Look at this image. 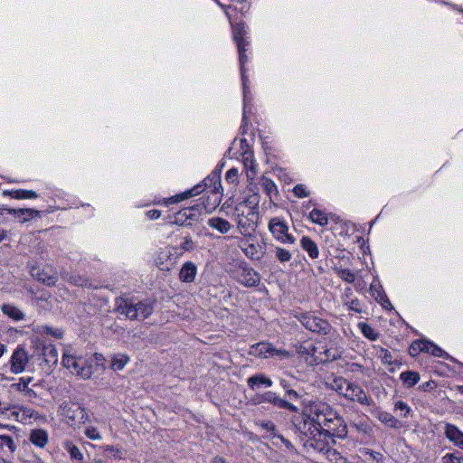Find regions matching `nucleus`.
<instances>
[{"label":"nucleus","instance_id":"obj_31","mask_svg":"<svg viewBox=\"0 0 463 463\" xmlns=\"http://www.w3.org/2000/svg\"><path fill=\"white\" fill-rule=\"evenodd\" d=\"M30 441L40 448H44L48 442V433L42 429H34L30 433Z\"/></svg>","mask_w":463,"mask_h":463},{"label":"nucleus","instance_id":"obj_64","mask_svg":"<svg viewBox=\"0 0 463 463\" xmlns=\"http://www.w3.org/2000/svg\"><path fill=\"white\" fill-rule=\"evenodd\" d=\"M261 427L270 433H273L276 430V426L271 421H266L261 424Z\"/></svg>","mask_w":463,"mask_h":463},{"label":"nucleus","instance_id":"obj_55","mask_svg":"<svg viewBox=\"0 0 463 463\" xmlns=\"http://www.w3.org/2000/svg\"><path fill=\"white\" fill-rule=\"evenodd\" d=\"M69 453L71 458L82 461L83 455L80 452V449L74 445L69 447Z\"/></svg>","mask_w":463,"mask_h":463},{"label":"nucleus","instance_id":"obj_17","mask_svg":"<svg viewBox=\"0 0 463 463\" xmlns=\"http://www.w3.org/2000/svg\"><path fill=\"white\" fill-rule=\"evenodd\" d=\"M241 161L246 171L247 179L253 181L257 175V163L253 152L245 149L241 154Z\"/></svg>","mask_w":463,"mask_h":463},{"label":"nucleus","instance_id":"obj_60","mask_svg":"<svg viewBox=\"0 0 463 463\" xmlns=\"http://www.w3.org/2000/svg\"><path fill=\"white\" fill-rule=\"evenodd\" d=\"M350 382H347L342 378H339V379H336L335 381V391L338 392L340 394H341V392H345V383H349Z\"/></svg>","mask_w":463,"mask_h":463},{"label":"nucleus","instance_id":"obj_22","mask_svg":"<svg viewBox=\"0 0 463 463\" xmlns=\"http://www.w3.org/2000/svg\"><path fill=\"white\" fill-rule=\"evenodd\" d=\"M31 274L37 280L43 282L47 286H53L57 282V275L55 273H49L45 269L40 270L36 268L31 269Z\"/></svg>","mask_w":463,"mask_h":463},{"label":"nucleus","instance_id":"obj_28","mask_svg":"<svg viewBox=\"0 0 463 463\" xmlns=\"http://www.w3.org/2000/svg\"><path fill=\"white\" fill-rule=\"evenodd\" d=\"M42 355L49 367L57 364L58 351L53 345H45L42 349Z\"/></svg>","mask_w":463,"mask_h":463},{"label":"nucleus","instance_id":"obj_6","mask_svg":"<svg viewBox=\"0 0 463 463\" xmlns=\"http://www.w3.org/2000/svg\"><path fill=\"white\" fill-rule=\"evenodd\" d=\"M238 247L245 256L252 260H260L265 252V244L260 241L256 234L235 238Z\"/></svg>","mask_w":463,"mask_h":463},{"label":"nucleus","instance_id":"obj_56","mask_svg":"<svg viewBox=\"0 0 463 463\" xmlns=\"http://www.w3.org/2000/svg\"><path fill=\"white\" fill-rule=\"evenodd\" d=\"M85 434L86 436L90 439H93V440H99L101 439V436L99 434V432L98 431V430L94 427H90V428H88L86 430H85Z\"/></svg>","mask_w":463,"mask_h":463},{"label":"nucleus","instance_id":"obj_8","mask_svg":"<svg viewBox=\"0 0 463 463\" xmlns=\"http://www.w3.org/2000/svg\"><path fill=\"white\" fill-rule=\"evenodd\" d=\"M62 364L69 369L71 373L80 376L82 379H90L92 375V365L88 364L87 360L82 357H76L63 354Z\"/></svg>","mask_w":463,"mask_h":463},{"label":"nucleus","instance_id":"obj_20","mask_svg":"<svg viewBox=\"0 0 463 463\" xmlns=\"http://www.w3.org/2000/svg\"><path fill=\"white\" fill-rule=\"evenodd\" d=\"M197 274V268L194 263L187 261L183 264L180 272L179 279L185 283H191L195 279Z\"/></svg>","mask_w":463,"mask_h":463},{"label":"nucleus","instance_id":"obj_37","mask_svg":"<svg viewBox=\"0 0 463 463\" xmlns=\"http://www.w3.org/2000/svg\"><path fill=\"white\" fill-rule=\"evenodd\" d=\"M400 380L405 387L411 388L420 381V373L415 371H405L400 374Z\"/></svg>","mask_w":463,"mask_h":463},{"label":"nucleus","instance_id":"obj_14","mask_svg":"<svg viewBox=\"0 0 463 463\" xmlns=\"http://www.w3.org/2000/svg\"><path fill=\"white\" fill-rule=\"evenodd\" d=\"M29 359L26 350L21 345L17 346L10 359L11 372L15 374L23 373L29 363Z\"/></svg>","mask_w":463,"mask_h":463},{"label":"nucleus","instance_id":"obj_50","mask_svg":"<svg viewBox=\"0 0 463 463\" xmlns=\"http://www.w3.org/2000/svg\"><path fill=\"white\" fill-rule=\"evenodd\" d=\"M294 195L298 198H305L307 197L310 193L307 191L306 185L299 184L294 186L292 190Z\"/></svg>","mask_w":463,"mask_h":463},{"label":"nucleus","instance_id":"obj_24","mask_svg":"<svg viewBox=\"0 0 463 463\" xmlns=\"http://www.w3.org/2000/svg\"><path fill=\"white\" fill-rule=\"evenodd\" d=\"M303 326L307 330L320 335H326L330 328L327 320H305Z\"/></svg>","mask_w":463,"mask_h":463},{"label":"nucleus","instance_id":"obj_2","mask_svg":"<svg viewBox=\"0 0 463 463\" xmlns=\"http://www.w3.org/2000/svg\"><path fill=\"white\" fill-rule=\"evenodd\" d=\"M230 23L232 27V38L235 42L238 49L239 54V62L241 69V76L242 81V89H243V97H244V110L246 109L247 100H248V93L249 86H248V77L246 75V68L245 65L248 62V57L246 55V52L250 46V42L248 40V28L243 22L233 24L230 19ZM245 112L243 113V119H245Z\"/></svg>","mask_w":463,"mask_h":463},{"label":"nucleus","instance_id":"obj_48","mask_svg":"<svg viewBox=\"0 0 463 463\" xmlns=\"http://www.w3.org/2000/svg\"><path fill=\"white\" fill-rule=\"evenodd\" d=\"M104 452L109 458H113L115 459L122 458V451L119 448L108 445L104 447Z\"/></svg>","mask_w":463,"mask_h":463},{"label":"nucleus","instance_id":"obj_21","mask_svg":"<svg viewBox=\"0 0 463 463\" xmlns=\"http://www.w3.org/2000/svg\"><path fill=\"white\" fill-rule=\"evenodd\" d=\"M295 425L299 432L304 436L303 439H310L311 437L315 435V432L319 430L307 417L304 418Z\"/></svg>","mask_w":463,"mask_h":463},{"label":"nucleus","instance_id":"obj_27","mask_svg":"<svg viewBox=\"0 0 463 463\" xmlns=\"http://www.w3.org/2000/svg\"><path fill=\"white\" fill-rule=\"evenodd\" d=\"M296 351L297 353L305 358V360L309 364L310 360H314L315 354H317L318 349H320L318 346L308 344H299L296 345Z\"/></svg>","mask_w":463,"mask_h":463},{"label":"nucleus","instance_id":"obj_51","mask_svg":"<svg viewBox=\"0 0 463 463\" xmlns=\"http://www.w3.org/2000/svg\"><path fill=\"white\" fill-rule=\"evenodd\" d=\"M67 279L70 283L76 285V286H86L88 284V279L85 277L78 276V275H72L69 278H64Z\"/></svg>","mask_w":463,"mask_h":463},{"label":"nucleus","instance_id":"obj_1","mask_svg":"<svg viewBox=\"0 0 463 463\" xmlns=\"http://www.w3.org/2000/svg\"><path fill=\"white\" fill-rule=\"evenodd\" d=\"M205 191L206 198L203 201V206L206 212L214 210L222 202V188L221 185V171L213 170L201 184H198L191 189L166 198L164 200L165 205L180 203L192 196H195Z\"/></svg>","mask_w":463,"mask_h":463},{"label":"nucleus","instance_id":"obj_43","mask_svg":"<svg viewBox=\"0 0 463 463\" xmlns=\"http://www.w3.org/2000/svg\"><path fill=\"white\" fill-rule=\"evenodd\" d=\"M425 339H418L413 341L410 347H409V353L411 356L415 357L420 353L424 352L426 347Z\"/></svg>","mask_w":463,"mask_h":463},{"label":"nucleus","instance_id":"obj_4","mask_svg":"<svg viewBox=\"0 0 463 463\" xmlns=\"http://www.w3.org/2000/svg\"><path fill=\"white\" fill-rule=\"evenodd\" d=\"M115 310L127 318H147L153 311L150 304L139 301L134 304L128 298L120 297L116 299Z\"/></svg>","mask_w":463,"mask_h":463},{"label":"nucleus","instance_id":"obj_46","mask_svg":"<svg viewBox=\"0 0 463 463\" xmlns=\"http://www.w3.org/2000/svg\"><path fill=\"white\" fill-rule=\"evenodd\" d=\"M442 463H463V456L460 452L447 453L441 458Z\"/></svg>","mask_w":463,"mask_h":463},{"label":"nucleus","instance_id":"obj_45","mask_svg":"<svg viewBox=\"0 0 463 463\" xmlns=\"http://www.w3.org/2000/svg\"><path fill=\"white\" fill-rule=\"evenodd\" d=\"M5 448H7L12 453L16 449L14 441L10 436L0 435V449L3 450Z\"/></svg>","mask_w":463,"mask_h":463},{"label":"nucleus","instance_id":"obj_23","mask_svg":"<svg viewBox=\"0 0 463 463\" xmlns=\"http://www.w3.org/2000/svg\"><path fill=\"white\" fill-rule=\"evenodd\" d=\"M445 435L451 442L463 449V432L458 427L447 423L445 426Z\"/></svg>","mask_w":463,"mask_h":463},{"label":"nucleus","instance_id":"obj_33","mask_svg":"<svg viewBox=\"0 0 463 463\" xmlns=\"http://www.w3.org/2000/svg\"><path fill=\"white\" fill-rule=\"evenodd\" d=\"M33 381V377H21L19 382L15 384L18 391L24 392V395L28 399L37 398V393L32 389L29 388L30 383Z\"/></svg>","mask_w":463,"mask_h":463},{"label":"nucleus","instance_id":"obj_40","mask_svg":"<svg viewBox=\"0 0 463 463\" xmlns=\"http://www.w3.org/2000/svg\"><path fill=\"white\" fill-rule=\"evenodd\" d=\"M1 310L9 318H24V314L19 308L11 304H3Z\"/></svg>","mask_w":463,"mask_h":463},{"label":"nucleus","instance_id":"obj_15","mask_svg":"<svg viewBox=\"0 0 463 463\" xmlns=\"http://www.w3.org/2000/svg\"><path fill=\"white\" fill-rule=\"evenodd\" d=\"M330 440L335 443V440L323 430H318V431H316L315 435L312 436L310 439L305 440V447L318 452H324L329 446Z\"/></svg>","mask_w":463,"mask_h":463},{"label":"nucleus","instance_id":"obj_26","mask_svg":"<svg viewBox=\"0 0 463 463\" xmlns=\"http://www.w3.org/2000/svg\"><path fill=\"white\" fill-rule=\"evenodd\" d=\"M299 242H300L301 248L307 253L309 258H311L312 260L318 258L319 250H318V246L315 241H313L308 236H303L300 239Z\"/></svg>","mask_w":463,"mask_h":463},{"label":"nucleus","instance_id":"obj_34","mask_svg":"<svg viewBox=\"0 0 463 463\" xmlns=\"http://www.w3.org/2000/svg\"><path fill=\"white\" fill-rule=\"evenodd\" d=\"M260 185L270 201H272L274 198H277L279 191L277 185L271 179L263 175L260 179Z\"/></svg>","mask_w":463,"mask_h":463},{"label":"nucleus","instance_id":"obj_62","mask_svg":"<svg viewBox=\"0 0 463 463\" xmlns=\"http://www.w3.org/2000/svg\"><path fill=\"white\" fill-rule=\"evenodd\" d=\"M381 352L383 354L382 356L383 362L391 364L392 363L391 353L387 349H382Z\"/></svg>","mask_w":463,"mask_h":463},{"label":"nucleus","instance_id":"obj_39","mask_svg":"<svg viewBox=\"0 0 463 463\" xmlns=\"http://www.w3.org/2000/svg\"><path fill=\"white\" fill-rule=\"evenodd\" d=\"M279 384L280 386L283 388V390L285 391L286 392V395L287 397L291 401H298L300 397H301V394L298 393L294 388H293V384L290 383V381L287 380V379H280L279 380Z\"/></svg>","mask_w":463,"mask_h":463},{"label":"nucleus","instance_id":"obj_49","mask_svg":"<svg viewBox=\"0 0 463 463\" xmlns=\"http://www.w3.org/2000/svg\"><path fill=\"white\" fill-rule=\"evenodd\" d=\"M279 357V359H288L292 356V354L285 349H277L273 345L270 349V357Z\"/></svg>","mask_w":463,"mask_h":463},{"label":"nucleus","instance_id":"obj_54","mask_svg":"<svg viewBox=\"0 0 463 463\" xmlns=\"http://www.w3.org/2000/svg\"><path fill=\"white\" fill-rule=\"evenodd\" d=\"M181 251H183V253L184 251H190L194 249V242L191 239V237H184L183 239V241L180 243V246L177 247Z\"/></svg>","mask_w":463,"mask_h":463},{"label":"nucleus","instance_id":"obj_61","mask_svg":"<svg viewBox=\"0 0 463 463\" xmlns=\"http://www.w3.org/2000/svg\"><path fill=\"white\" fill-rule=\"evenodd\" d=\"M45 331L47 334L52 335L55 338H61L63 335V332L61 329H52V327L46 326Z\"/></svg>","mask_w":463,"mask_h":463},{"label":"nucleus","instance_id":"obj_63","mask_svg":"<svg viewBox=\"0 0 463 463\" xmlns=\"http://www.w3.org/2000/svg\"><path fill=\"white\" fill-rule=\"evenodd\" d=\"M146 216L151 220H156L161 216V212L156 209H152L146 212Z\"/></svg>","mask_w":463,"mask_h":463},{"label":"nucleus","instance_id":"obj_9","mask_svg":"<svg viewBox=\"0 0 463 463\" xmlns=\"http://www.w3.org/2000/svg\"><path fill=\"white\" fill-rule=\"evenodd\" d=\"M268 228L272 237L282 244H294L295 237L289 233L288 222L282 217H273L269 220Z\"/></svg>","mask_w":463,"mask_h":463},{"label":"nucleus","instance_id":"obj_47","mask_svg":"<svg viewBox=\"0 0 463 463\" xmlns=\"http://www.w3.org/2000/svg\"><path fill=\"white\" fill-rule=\"evenodd\" d=\"M275 254H276V257L277 259L280 261V262H287V261H289L291 260V253L289 250L284 249V248H280V247H277L276 250H275Z\"/></svg>","mask_w":463,"mask_h":463},{"label":"nucleus","instance_id":"obj_7","mask_svg":"<svg viewBox=\"0 0 463 463\" xmlns=\"http://www.w3.org/2000/svg\"><path fill=\"white\" fill-rule=\"evenodd\" d=\"M183 255L177 247L166 246L160 249L154 258L155 265L162 271H170Z\"/></svg>","mask_w":463,"mask_h":463},{"label":"nucleus","instance_id":"obj_35","mask_svg":"<svg viewBox=\"0 0 463 463\" xmlns=\"http://www.w3.org/2000/svg\"><path fill=\"white\" fill-rule=\"evenodd\" d=\"M376 417L382 423L391 428L399 429L402 427L401 422L393 415L387 411H377Z\"/></svg>","mask_w":463,"mask_h":463},{"label":"nucleus","instance_id":"obj_3","mask_svg":"<svg viewBox=\"0 0 463 463\" xmlns=\"http://www.w3.org/2000/svg\"><path fill=\"white\" fill-rule=\"evenodd\" d=\"M237 229L241 237L255 234L258 212L246 203H240L235 208Z\"/></svg>","mask_w":463,"mask_h":463},{"label":"nucleus","instance_id":"obj_25","mask_svg":"<svg viewBox=\"0 0 463 463\" xmlns=\"http://www.w3.org/2000/svg\"><path fill=\"white\" fill-rule=\"evenodd\" d=\"M8 213L19 219L21 222H25L40 215L39 211L31 208L9 209Z\"/></svg>","mask_w":463,"mask_h":463},{"label":"nucleus","instance_id":"obj_11","mask_svg":"<svg viewBox=\"0 0 463 463\" xmlns=\"http://www.w3.org/2000/svg\"><path fill=\"white\" fill-rule=\"evenodd\" d=\"M322 430L333 439L334 438L344 439L347 435L346 424L335 411Z\"/></svg>","mask_w":463,"mask_h":463},{"label":"nucleus","instance_id":"obj_44","mask_svg":"<svg viewBox=\"0 0 463 463\" xmlns=\"http://www.w3.org/2000/svg\"><path fill=\"white\" fill-rule=\"evenodd\" d=\"M359 328L361 329L363 335L370 340H376L378 338V333L374 331V329L366 323H359Z\"/></svg>","mask_w":463,"mask_h":463},{"label":"nucleus","instance_id":"obj_13","mask_svg":"<svg viewBox=\"0 0 463 463\" xmlns=\"http://www.w3.org/2000/svg\"><path fill=\"white\" fill-rule=\"evenodd\" d=\"M341 395L349 401L357 402L363 405H370L372 402L365 392L359 385L353 383H345V392H341Z\"/></svg>","mask_w":463,"mask_h":463},{"label":"nucleus","instance_id":"obj_19","mask_svg":"<svg viewBox=\"0 0 463 463\" xmlns=\"http://www.w3.org/2000/svg\"><path fill=\"white\" fill-rule=\"evenodd\" d=\"M207 225L221 234L228 233L232 228V225L230 223V222L224 218L217 216L209 218L207 220Z\"/></svg>","mask_w":463,"mask_h":463},{"label":"nucleus","instance_id":"obj_12","mask_svg":"<svg viewBox=\"0 0 463 463\" xmlns=\"http://www.w3.org/2000/svg\"><path fill=\"white\" fill-rule=\"evenodd\" d=\"M269 402L279 409H285L290 412H298V408L283 398L279 397L273 392H266L257 397L255 403Z\"/></svg>","mask_w":463,"mask_h":463},{"label":"nucleus","instance_id":"obj_52","mask_svg":"<svg viewBox=\"0 0 463 463\" xmlns=\"http://www.w3.org/2000/svg\"><path fill=\"white\" fill-rule=\"evenodd\" d=\"M394 410L400 411L402 412V416L404 418H406L411 411L409 405L402 401H398L395 402Z\"/></svg>","mask_w":463,"mask_h":463},{"label":"nucleus","instance_id":"obj_29","mask_svg":"<svg viewBox=\"0 0 463 463\" xmlns=\"http://www.w3.org/2000/svg\"><path fill=\"white\" fill-rule=\"evenodd\" d=\"M425 344L427 345L426 346L427 348L425 349V351L423 353H428V354H430L433 356L441 357V358H444L446 360H449V361L454 362V363L457 362V360L455 358L450 356L448 353H446L443 349H441L439 346H438L434 343L425 339Z\"/></svg>","mask_w":463,"mask_h":463},{"label":"nucleus","instance_id":"obj_30","mask_svg":"<svg viewBox=\"0 0 463 463\" xmlns=\"http://www.w3.org/2000/svg\"><path fill=\"white\" fill-rule=\"evenodd\" d=\"M247 384L251 390H255L256 388H259L260 385L270 387L272 385V381L265 374L258 373L248 378Z\"/></svg>","mask_w":463,"mask_h":463},{"label":"nucleus","instance_id":"obj_32","mask_svg":"<svg viewBox=\"0 0 463 463\" xmlns=\"http://www.w3.org/2000/svg\"><path fill=\"white\" fill-rule=\"evenodd\" d=\"M270 343L260 342L250 346V354L255 356L270 357Z\"/></svg>","mask_w":463,"mask_h":463},{"label":"nucleus","instance_id":"obj_16","mask_svg":"<svg viewBox=\"0 0 463 463\" xmlns=\"http://www.w3.org/2000/svg\"><path fill=\"white\" fill-rule=\"evenodd\" d=\"M200 204L196 203L190 207H185L176 213L175 222L180 224H191L188 221H194L200 215Z\"/></svg>","mask_w":463,"mask_h":463},{"label":"nucleus","instance_id":"obj_5","mask_svg":"<svg viewBox=\"0 0 463 463\" xmlns=\"http://www.w3.org/2000/svg\"><path fill=\"white\" fill-rule=\"evenodd\" d=\"M230 276L247 288L258 286L261 279L260 275L245 261H240L233 265L230 270Z\"/></svg>","mask_w":463,"mask_h":463},{"label":"nucleus","instance_id":"obj_38","mask_svg":"<svg viewBox=\"0 0 463 463\" xmlns=\"http://www.w3.org/2000/svg\"><path fill=\"white\" fill-rule=\"evenodd\" d=\"M130 358L125 354H117L111 356L110 368L114 371L122 370L125 365L129 362Z\"/></svg>","mask_w":463,"mask_h":463},{"label":"nucleus","instance_id":"obj_10","mask_svg":"<svg viewBox=\"0 0 463 463\" xmlns=\"http://www.w3.org/2000/svg\"><path fill=\"white\" fill-rule=\"evenodd\" d=\"M334 410L326 402H313L309 406V414L307 416L319 430H322L329 417L333 416Z\"/></svg>","mask_w":463,"mask_h":463},{"label":"nucleus","instance_id":"obj_57","mask_svg":"<svg viewBox=\"0 0 463 463\" xmlns=\"http://www.w3.org/2000/svg\"><path fill=\"white\" fill-rule=\"evenodd\" d=\"M324 452L326 454L330 460H337L341 458L340 453L334 449H330L329 446Z\"/></svg>","mask_w":463,"mask_h":463},{"label":"nucleus","instance_id":"obj_59","mask_svg":"<svg viewBox=\"0 0 463 463\" xmlns=\"http://www.w3.org/2000/svg\"><path fill=\"white\" fill-rule=\"evenodd\" d=\"M437 384L434 381H428L419 386V389L422 392H428L436 388Z\"/></svg>","mask_w":463,"mask_h":463},{"label":"nucleus","instance_id":"obj_36","mask_svg":"<svg viewBox=\"0 0 463 463\" xmlns=\"http://www.w3.org/2000/svg\"><path fill=\"white\" fill-rule=\"evenodd\" d=\"M309 220L319 226H326L328 223L327 213L324 211L314 208L308 215Z\"/></svg>","mask_w":463,"mask_h":463},{"label":"nucleus","instance_id":"obj_58","mask_svg":"<svg viewBox=\"0 0 463 463\" xmlns=\"http://www.w3.org/2000/svg\"><path fill=\"white\" fill-rule=\"evenodd\" d=\"M345 305L348 307V309L350 310H354L357 313H360L362 311L361 304L357 299H353L349 303H346Z\"/></svg>","mask_w":463,"mask_h":463},{"label":"nucleus","instance_id":"obj_53","mask_svg":"<svg viewBox=\"0 0 463 463\" xmlns=\"http://www.w3.org/2000/svg\"><path fill=\"white\" fill-rule=\"evenodd\" d=\"M239 171L237 168L232 167L227 171L225 175V180L229 184H237L238 183Z\"/></svg>","mask_w":463,"mask_h":463},{"label":"nucleus","instance_id":"obj_41","mask_svg":"<svg viewBox=\"0 0 463 463\" xmlns=\"http://www.w3.org/2000/svg\"><path fill=\"white\" fill-rule=\"evenodd\" d=\"M335 274L345 282L354 283L355 280V274L349 269H343L340 267H334Z\"/></svg>","mask_w":463,"mask_h":463},{"label":"nucleus","instance_id":"obj_42","mask_svg":"<svg viewBox=\"0 0 463 463\" xmlns=\"http://www.w3.org/2000/svg\"><path fill=\"white\" fill-rule=\"evenodd\" d=\"M11 196L14 199H34L38 197V194L32 190L17 189L10 193Z\"/></svg>","mask_w":463,"mask_h":463},{"label":"nucleus","instance_id":"obj_18","mask_svg":"<svg viewBox=\"0 0 463 463\" xmlns=\"http://www.w3.org/2000/svg\"><path fill=\"white\" fill-rule=\"evenodd\" d=\"M314 354L315 358L314 360H310V364H325L340 358V354L337 350L332 348H326L323 351L318 349L317 354Z\"/></svg>","mask_w":463,"mask_h":463}]
</instances>
